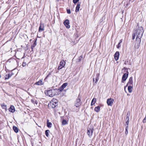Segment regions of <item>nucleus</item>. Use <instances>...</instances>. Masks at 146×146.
<instances>
[{"mask_svg": "<svg viewBox=\"0 0 146 146\" xmlns=\"http://www.w3.org/2000/svg\"><path fill=\"white\" fill-rule=\"evenodd\" d=\"M129 122V121L125 120V127H126L127 126V127H128Z\"/></svg>", "mask_w": 146, "mask_h": 146, "instance_id": "nucleus-29", "label": "nucleus"}, {"mask_svg": "<svg viewBox=\"0 0 146 146\" xmlns=\"http://www.w3.org/2000/svg\"><path fill=\"white\" fill-rule=\"evenodd\" d=\"M62 125H64L68 124V122L66 120L63 119L62 121Z\"/></svg>", "mask_w": 146, "mask_h": 146, "instance_id": "nucleus-25", "label": "nucleus"}, {"mask_svg": "<svg viewBox=\"0 0 146 146\" xmlns=\"http://www.w3.org/2000/svg\"><path fill=\"white\" fill-rule=\"evenodd\" d=\"M68 85V83L67 82L64 83L59 88V90L60 91H61L65 88Z\"/></svg>", "mask_w": 146, "mask_h": 146, "instance_id": "nucleus-10", "label": "nucleus"}, {"mask_svg": "<svg viewBox=\"0 0 146 146\" xmlns=\"http://www.w3.org/2000/svg\"><path fill=\"white\" fill-rule=\"evenodd\" d=\"M133 88V86L129 85L128 88V90L129 93H131L132 91V89Z\"/></svg>", "mask_w": 146, "mask_h": 146, "instance_id": "nucleus-18", "label": "nucleus"}, {"mask_svg": "<svg viewBox=\"0 0 146 146\" xmlns=\"http://www.w3.org/2000/svg\"><path fill=\"white\" fill-rule=\"evenodd\" d=\"M128 127H127V126L126 127H125V134L126 135H127L128 133Z\"/></svg>", "mask_w": 146, "mask_h": 146, "instance_id": "nucleus-31", "label": "nucleus"}, {"mask_svg": "<svg viewBox=\"0 0 146 146\" xmlns=\"http://www.w3.org/2000/svg\"><path fill=\"white\" fill-rule=\"evenodd\" d=\"M31 102L33 103L34 104H35L36 105L38 103V102L36 101H34L33 99H31Z\"/></svg>", "mask_w": 146, "mask_h": 146, "instance_id": "nucleus-28", "label": "nucleus"}, {"mask_svg": "<svg viewBox=\"0 0 146 146\" xmlns=\"http://www.w3.org/2000/svg\"><path fill=\"white\" fill-rule=\"evenodd\" d=\"M69 21L68 19L65 20L64 22V24L66 26V27L68 29L70 27V26L69 25Z\"/></svg>", "mask_w": 146, "mask_h": 146, "instance_id": "nucleus-9", "label": "nucleus"}, {"mask_svg": "<svg viewBox=\"0 0 146 146\" xmlns=\"http://www.w3.org/2000/svg\"><path fill=\"white\" fill-rule=\"evenodd\" d=\"M57 90L56 89H52L46 91L45 93L49 97H52L56 95Z\"/></svg>", "mask_w": 146, "mask_h": 146, "instance_id": "nucleus-2", "label": "nucleus"}, {"mask_svg": "<svg viewBox=\"0 0 146 146\" xmlns=\"http://www.w3.org/2000/svg\"><path fill=\"white\" fill-rule=\"evenodd\" d=\"M57 101L56 99H53L52 102H50V105L52 108H55L57 105Z\"/></svg>", "mask_w": 146, "mask_h": 146, "instance_id": "nucleus-5", "label": "nucleus"}, {"mask_svg": "<svg viewBox=\"0 0 146 146\" xmlns=\"http://www.w3.org/2000/svg\"><path fill=\"white\" fill-rule=\"evenodd\" d=\"M26 65V64L25 63H24V62H23V63L22 64V66H25Z\"/></svg>", "mask_w": 146, "mask_h": 146, "instance_id": "nucleus-36", "label": "nucleus"}, {"mask_svg": "<svg viewBox=\"0 0 146 146\" xmlns=\"http://www.w3.org/2000/svg\"><path fill=\"white\" fill-rule=\"evenodd\" d=\"M130 115V112L129 111H128L127 113L126 117H129Z\"/></svg>", "mask_w": 146, "mask_h": 146, "instance_id": "nucleus-32", "label": "nucleus"}, {"mask_svg": "<svg viewBox=\"0 0 146 146\" xmlns=\"http://www.w3.org/2000/svg\"><path fill=\"white\" fill-rule=\"evenodd\" d=\"M129 85L133 86V80L132 77H131L129 80V82L127 84V85Z\"/></svg>", "mask_w": 146, "mask_h": 146, "instance_id": "nucleus-12", "label": "nucleus"}, {"mask_svg": "<svg viewBox=\"0 0 146 146\" xmlns=\"http://www.w3.org/2000/svg\"><path fill=\"white\" fill-rule=\"evenodd\" d=\"M94 130V128L92 127H88L87 129V133L90 138H91L92 135Z\"/></svg>", "mask_w": 146, "mask_h": 146, "instance_id": "nucleus-4", "label": "nucleus"}, {"mask_svg": "<svg viewBox=\"0 0 146 146\" xmlns=\"http://www.w3.org/2000/svg\"><path fill=\"white\" fill-rule=\"evenodd\" d=\"M114 100L111 98H109L107 100V103L109 106H112Z\"/></svg>", "mask_w": 146, "mask_h": 146, "instance_id": "nucleus-8", "label": "nucleus"}, {"mask_svg": "<svg viewBox=\"0 0 146 146\" xmlns=\"http://www.w3.org/2000/svg\"><path fill=\"white\" fill-rule=\"evenodd\" d=\"M12 75L10 73H8L7 74L5 75V79H9L11 77Z\"/></svg>", "mask_w": 146, "mask_h": 146, "instance_id": "nucleus-17", "label": "nucleus"}, {"mask_svg": "<svg viewBox=\"0 0 146 146\" xmlns=\"http://www.w3.org/2000/svg\"><path fill=\"white\" fill-rule=\"evenodd\" d=\"M67 12L68 13L70 14L71 13V11L70 9H67Z\"/></svg>", "mask_w": 146, "mask_h": 146, "instance_id": "nucleus-34", "label": "nucleus"}, {"mask_svg": "<svg viewBox=\"0 0 146 146\" xmlns=\"http://www.w3.org/2000/svg\"><path fill=\"white\" fill-rule=\"evenodd\" d=\"M100 106L96 107L94 108V110L97 112H99L100 110Z\"/></svg>", "mask_w": 146, "mask_h": 146, "instance_id": "nucleus-20", "label": "nucleus"}, {"mask_svg": "<svg viewBox=\"0 0 146 146\" xmlns=\"http://www.w3.org/2000/svg\"><path fill=\"white\" fill-rule=\"evenodd\" d=\"M144 30L142 27H138L137 29L135 30V32L132 34L133 40L135 39V36H136V42L137 44V47L139 48V44L141 42V38L142 36Z\"/></svg>", "mask_w": 146, "mask_h": 146, "instance_id": "nucleus-1", "label": "nucleus"}, {"mask_svg": "<svg viewBox=\"0 0 146 146\" xmlns=\"http://www.w3.org/2000/svg\"><path fill=\"white\" fill-rule=\"evenodd\" d=\"M1 106L3 108H4L5 107V109L6 108V106L4 104H3L1 105Z\"/></svg>", "mask_w": 146, "mask_h": 146, "instance_id": "nucleus-33", "label": "nucleus"}, {"mask_svg": "<svg viewBox=\"0 0 146 146\" xmlns=\"http://www.w3.org/2000/svg\"><path fill=\"white\" fill-rule=\"evenodd\" d=\"M44 30V25L43 24H40V26H39L38 31L39 32H40L42 31H43Z\"/></svg>", "mask_w": 146, "mask_h": 146, "instance_id": "nucleus-11", "label": "nucleus"}, {"mask_svg": "<svg viewBox=\"0 0 146 146\" xmlns=\"http://www.w3.org/2000/svg\"><path fill=\"white\" fill-rule=\"evenodd\" d=\"M9 111L13 113L15 111V109L14 106H11L9 109Z\"/></svg>", "mask_w": 146, "mask_h": 146, "instance_id": "nucleus-15", "label": "nucleus"}, {"mask_svg": "<svg viewBox=\"0 0 146 146\" xmlns=\"http://www.w3.org/2000/svg\"><path fill=\"white\" fill-rule=\"evenodd\" d=\"M79 0H73V2L74 3H76Z\"/></svg>", "mask_w": 146, "mask_h": 146, "instance_id": "nucleus-35", "label": "nucleus"}, {"mask_svg": "<svg viewBox=\"0 0 146 146\" xmlns=\"http://www.w3.org/2000/svg\"><path fill=\"white\" fill-rule=\"evenodd\" d=\"M1 75H0V78H1Z\"/></svg>", "mask_w": 146, "mask_h": 146, "instance_id": "nucleus-40", "label": "nucleus"}, {"mask_svg": "<svg viewBox=\"0 0 146 146\" xmlns=\"http://www.w3.org/2000/svg\"><path fill=\"white\" fill-rule=\"evenodd\" d=\"M36 45V41H35L34 42L33 44L31 46V48L32 49V50L33 51V48L35 47V46Z\"/></svg>", "mask_w": 146, "mask_h": 146, "instance_id": "nucleus-22", "label": "nucleus"}, {"mask_svg": "<svg viewBox=\"0 0 146 146\" xmlns=\"http://www.w3.org/2000/svg\"><path fill=\"white\" fill-rule=\"evenodd\" d=\"M128 69V68L125 67H124L122 69V70H125L126 72V73H124L122 76V82H123V81H125L128 77L129 74Z\"/></svg>", "mask_w": 146, "mask_h": 146, "instance_id": "nucleus-3", "label": "nucleus"}, {"mask_svg": "<svg viewBox=\"0 0 146 146\" xmlns=\"http://www.w3.org/2000/svg\"><path fill=\"white\" fill-rule=\"evenodd\" d=\"M50 131L48 130H46L45 131V133L46 135V136L47 137H48L49 135L48 134V133H50Z\"/></svg>", "mask_w": 146, "mask_h": 146, "instance_id": "nucleus-27", "label": "nucleus"}, {"mask_svg": "<svg viewBox=\"0 0 146 146\" xmlns=\"http://www.w3.org/2000/svg\"><path fill=\"white\" fill-rule=\"evenodd\" d=\"M122 39L120 40H119V42L118 45L117 46V48H119L120 47V46H121V43L122 42Z\"/></svg>", "mask_w": 146, "mask_h": 146, "instance_id": "nucleus-26", "label": "nucleus"}, {"mask_svg": "<svg viewBox=\"0 0 146 146\" xmlns=\"http://www.w3.org/2000/svg\"><path fill=\"white\" fill-rule=\"evenodd\" d=\"M93 81L94 82L95 81V79H94V78L93 79Z\"/></svg>", "mask_w": 146, "mask_h": 146, "instance_id": "nucleus-38", "label": "nucleus"}, {"mask_svg": "<svg viewBox=\"0 0 146 146\" xmlns=\"http://www.w3.org/2000/svg\"><path fill=\"white\" fill-rule=\"evenodd\" d=\"M124 64H126V62H125H125H124Z\"/></svg>", "mask_w": 146, "mask_h": 146, "instance_id": "nucleus-39", "label": "nucleus"}, {"mask_svg": "<svg viewBox=\"0 0 146 146\" xmlns=\"http://www.w3.org/2000/svg\"><path fill=\"white\" fill-rule=\"evenodd\" d=\"M65 62L64 60H62L60 63L59 66L58 68V69L59 70L62 69L65 65Z\"/></svg>", "mask_w": 146, "mask_h": 146, "instance_id": "nucleus-7", "label": "nucleus"}, {"mask_svg": "<svg viewBox=\"0 0 146 146\" xmlns=\"http://www.w3.org/2000/svg\"><path fill=\"white\" fill-rule=\"evenodd\" d=\"M99 74L98 73L96 75V80H95V83H96L99 80Z\"/></svg>", "mask_w": 146, "mask_h": 146, "instance_id": "nucleus-23", "label": "nucleus"}, {"mask_svg": "<svg viewBox=\"0 0 146 146\" xmlns=\"http://www.w3.org/2000/svg\"><path fill=\"white\" fill-rule=\"evenodd\" d=\"M82 58V55L80 56L78 59V62H80L81 61Z\"/></svg>", "mask_w": 146, "mask_h": 146, "instance_id": "nucleus-30", "label": "nucleus"}, {"mask_svg": "<svg viewBox=\"0 0 146 146\" xmlns=\"http://www.w3.org/2000/svg\"><path fill=\"white\" fill-rule=\"evenodd\" d=\"M119 55V52L118 51L116 52L114 56L115 59L116 60H117L118 59Z\"/></svg>", "mask_w": 146, "mask_h": 146, "instance_id": "nucleus-13", "label": "nucleus"}, {"mask_svg": "<svg viewBox=\"0 0 146 146\" xmlns=\"http://www.w3.org/2000/svg\"><path fill=\"white\" fill-rule=\"evenodd\" d=\"M44 83L42 82V80H40L36 82L35 84L37 85H42Z\"/></svg>", "mask_w": 146, "mask_h": 146, "instance_id": "nucleus-14", "label": "nucleus"}, {"mask_svg": "<svg viewBox=\"0 0 146 146\" xmlns=\"http://www.w3.org/2000/svg\"><path fill=\"white\" fill-rule=\"evenodd\" d=\"M13 129L15 132L17 133L18 132L19 129L16 127L13 126Z\"/></svg>", "mask_w": 146, "mask_h": 146, "instance_id": "nucleus-19", "label": "nucleus"}, {"mask_svg": "<svg viewBox=\"0 0 146 146\" xmlns=\"http://www.w3.org/2000/svg\"><path fill=\"white\" fill-rule=\"evenodd\" d=\"M96 98H93V99L92 100V102H91V105L92 106V105H94L96 103Z\"/></svg>", "mask_w": 146, "mask_h": 146, "instance_id": "nucleus-24", "label": "nucleus"}, {"mask_svg": "<svg viewBox=\"0 0 146 146\" xmlns=\"http://www.w3.org/2000/svg\"><path fill=\"white\" fill-rule=\"evenodd\" d=\"M80 4L79 3L77 4V6L76 7L75 11L76 12H77L79 11L80 8Z\"/></svg>", "mask_w": 146, "mask_h": 146, "instance_id": "nucleus-16", "label": "nucleus"}, {"mask_svg": "<svg viewBox=\"0 0 146 146\" xmlns=\"http://www.w3.org/2000/svg\"><path fill=\"white\" fill-rule=\"evenodd\" d=\"M81 104V102L80 98H79V96L78 98L75 101L74 103V106L76 107H79Z\"/></svg>", "mask_w": 146, "mask_h": 146, "instance_id": "nucleus-6", "label": "nucleus"}, {"mask_svg": "<svg viewBox=\"0 0 146 146\" xmlns=\"http://www.w3.org/2000/svg\"><path fill=\"white\" fill-rule=\"evenodd\" d=\"M48 121L49 120L47 119V126L48 127H51L52 126V123L51 122H48Z\"/></svg>", "mask_w": 146, "mask_h": 146, "instance_id": "nucleus-21", "label": "nucleus"}, {"mask_svg": "<svg viewBox=\"0 0 146 146\" xmlns=\"http://www.w3.org/2000/svg\"><path fill=\"white\" fill-rule=\"evenodd\" d=\"M129 117H126L125 120L129 121Z\"/></svg>", "mask_w": 146, "mask_h": 146, "instance_id": "nucleus-37", "label": "nucleus"}]
</instances>
